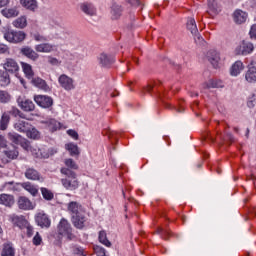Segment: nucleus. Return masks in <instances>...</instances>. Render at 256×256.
Masks as SVG:
<instances>
[{"label":"nucleus","instance_id":"4c0bfd02","mask_svg":"<svg viewBox=\"0 0 256 256\" xmlns=\"http://www.w3.org/2000/svg\"><path fill=\"white\" fill-rule=\"evenodd\" d=\"M26 136L28 139H39V137H41L37 129L32 125H30V129L26 131Z\"/></svg>","mask_w":256,"mask_h":256},{"label":"nucleus","instance_id":"f3484780","mask_svg":"<svg viewBox=\"0 0 256 256\" xmlns=\"http://www.w3.org/2000/svg\"><path fill=\"white\" fill-rule=\"evenodd\" d=\"M206 59L213 65V67L216 69V67H219V61H221V57L216 52V50H209L206 54Z\"/></svg>","mask_w":256,"mask_h":256},{"label":"nucleus","instance_id":"393cba45","mask_svg":"<svg viewBox=\"0 0 256 256\" xmlns=\"http://www.w3.org/2000/svg\"><path fill=\"white\" fill-rule=\"evenodd\" d=\"M1 14L3 17H6V19H13L19 16V9L17 7L5 8L1 10Z\"/></svg>","mask_w":256,"mask_h":256},{"label":"nucleus","instance_id":"7ed1b4c3","mask_svg":"<svg viewBox=\"0 0 256 256\" xmlns=\"http://www.w3.org/2000/svg\"><path fill=\"white\" fill-rule=\"evenodd\" d=\"M57 235L58 239H63L66 237L68 241H73L75 239V234H73V227L69 220L62 218L57 225Z\"/></svg>","mask_w":256,"mask_h":256},{"label":"nucleus","instance_id":"4468645a","mask_svg":"<svg viewBox=\"0 0 256 256\" xmlns=\"http://www.w3.org/2000/svg\"><path fill=\"white\" fill-rule=\"evenodd\" d=\"M222 9L223 7L221 6V3H219V0H208V13L212 17L219 15Z\"/></svg>","mask_w":256,"mask_h":256},{"label":"nucleus","instance_id":"20e7f679","mask_svg":"<svg viewBox=\"0 0 256 256\" xmlns=\"http://www.w3.org/2000/svg\"><path fill=\"white\" fill-rule=\"evenodd\" d=\"M27 34L23 31H7L4 33V39L9 43H22L25 41Z\"/></svg>","mask_w":256,"mask_h":256},{"label":"nucleus","instance_id":"de8ad7c7","mask_svg":"<svg viewBox=\"0 0 256 256\" xmlns=\"http://www.w3.org/2000/svg\"><path fill=\"white\" fill-rule=\"evenodd\" d=\"M48 63L50 65H53L54 67H59V65H61V60H59L53 56H48Z\"/></svg>","mask_w":256,"mask_h":256},{"label":"nucleus","instance_id":"6e6d98bb","mask_svg":"<svg viewBox=\"0 0 256 256\" xmlns=\"http://www.w3.org/2000/svg\"><path fill=\"white\" fill-rule=\"evenodd\" d=\"M158 233L162 235L164 239H167V235H171L169 230H163V228L158 229Z\"/></svg>","mask_w":256,"mask_h":256},{"label":"nucleus","instance_id":"603ef678","mask_svg":"<svg viewBox=\"0 0 256 256\" xmlns=\"http://www.w3.org/2000/svg\"><path fill=\"white\" fill-rule=\"evenodd\" d=\"M74 255L87 256V254H85V250L83 248H75Z\"/></svg>","mask_w":256,"mask_h":256},{"label":"nucleus","instance_id":"79ce46f5","mask_svg":"<svg viewBox=\"0 0 256 256\" xmlns=\"http://www.w3.org/2000/svg\"><path fill=\"white\" fill-rule=\"evenodd\" d=\"M41 194L43 199H45L46 201H52V199L55 197L53 192L47 188H41Z\"/></svg>","mask_w":256,"mask_h":256},{"label":"nucleus","instance_id":"39448f33","mask_svg":"<svg viewBox=\"0 0 256 256\" xmlns=\"http://www.w3.org/2000/svg\"><path fill=\"white\" fill-rule=\"evenodd\" d=\"M58 83L65 91H73L75 89V80L66 74L59 76Z\"/></svg>","mask_w":256,"mask_h":256},{"label":"nucleus","instance_id":"1a4fd4ad","mask_svg":"<svg viewBox=\"0 0 256 256\" xmlns=\"http://www.w3.org/2000/svg\"><path fill=\"white\" fill-rule=\"evenodd\" d=\"M35 221L42 229H49L51 227V219H49V216L43 212L36 215Z\"/></svg>","mask_w":256,"mask_h":256},{"label":"nucleus","instance_id":"5fc2aeb1","mask_svg":"<svg viewBox=\"0 0 256 256\" xmlns=\"http://www.w3.org/2000/svg\"><path fill=\"white\" fill-rule=\"evenodd\" d=\"M5 53H9V47L5 44H0V55H5Z\"/></svg>","mask_w":256,"mask_h":256},{"label":"nucleus","instance_id":"680f3d73","mask_svg":"<svg viewBox=\"0 0 256 256\" xmlns=\"http://www.w3.org/2000/svg\"><path fill=\"white\" fill-rule=\"evenodd\" d=\"M225 140H226V141H230V143H233V141H235V137H233V134L228 133V134H226V136H225Z\"/></svg>","mask_w":256,"mask_h":256},{"label":"nucleus","instance_id":"6ab92c4d","mask_svg":"<svg viewBox=\"0 0 256 256\" xmlns=\"http://www.w3.org/2000/svg\"><path fill=\"white\" fill-rule=\"evenodd\" d=\"M36 53H53L55 51V45L51 43L37 44L34 47Z\"/></svg>","mask_w":256,"mask_h":256},{"label":"nucleus","instance_id":"423d86ee","mask_svg":"<svg viewBox=\"0 0 256 256\" xmlns=\"http://www.w3.org/2000/svg\"><path fill=\"white\" fill-rule=\"evenodd\" d=\"M2 67L6 73L15 74L19 71V64L17 63V60L13 58H6Z\"/></svg>","mask_w":256,"mask_h":256},{"label":"nucleus","instance_id":"6e6552de","mask_svg":"<svg viewBox=\"0 0 256 256\" xmlns=\"http://www.w3.org/2000/svg\"><path fill=\"white\" fill-rule=\"evenodd\" d=\"M254 49L255 46H253V43L242 41L241 45L236 48V55H250V53H253Z\"/></svg>","mask_w":256,"mask_h":256},{"label":"nucleus","instance_id":"0eeeda50","mask_svg":"<svg viewBox=\"0 0 256 256\" xmlns=\"http://www.w3.org/2000/svg\"><path fill=\"white\" fill-rule=\"evenodd\" d=\"M34 101L42 107L43 109H49V107H53V98L45 95H37L34 96Z\"/></svg>","mask_w":256,"mask_h":256},{"label":"nucleus","instance_id":"f8f14e48","mask_svg":"<svg viewBox=\"0 0 256 256\" xmlns=\"http://www.w3.org/2000/svg\"><path fill=\"white\" fill-rule=\"evenodd\" d=\"M17 103H18L20 109H22V111H26L28 113L31 111H35V103H33V101H31L29 99H25L23 97H18Z\"/></svg>","mask_w":256,"mask_h":256},{"label":"nucleus","instance_id":"37998d69","mask_svg":"<svg viewBox=\"0 0 256 256\" xmlns=\"http://www.w3.org/2000/svg\"><path fill=\"white\" fill-rule=\"evenodd\" d=\"M23 137L15 132H9L8 133V139L9 141H11L12 143H15V145H18V143H20L21 139Z\"/></svg>","mask_w":256,"mask_h":256},{"label":"nucleus","instance_id":"a19ab883","mask_svg":"<svg viewBox=\"0 0 256 256\" xmlns=\"http://www.w3.org/2000/svg\"><path fill=\"white\" fill-rule=\"evenodd\" d=\"M22 69L28 79H33V68L27 63H22Z\"/></svg>","mask_w":256,"mask_h":256},{"label":"nucleus","instance_id":"7c9ffc66","mask_svg":"<svg viewBox=\"0 0 256 256\" xmlns=\"http://www.w3.org/2000/svg\"><path fill=\"white\" fill-rule=\"evenodd\" d=\"M9 121H11V116H9V113L4 112L0 119L1 131H6L7 127H9Z\"/></svg>","mask_w":256,"mask_h":256},{"label":"nucleus","instance_id":"09e8293b","mask_svg":"<svg viewBox=\"0 0 256 256\" xmlns=\"http://www.w3.org/2000/svg\"><path fill=\"white\" fill-rule=\"evenodd\" d=\"M41 243H43V238H41V235L37 232L33 238V245L39 246Z\"/></svg>","mask_w":256,"mask_h":256},{"label":"nucleus","instance_id":"58836bf2","mask_svg":"<svg viewBox=\"0 0 256 256\" xmlns=\"http://www.w3.org/2000/svg\"><path fill=\"white\" fill-rule=\"evenodd\" d=\"M66 149L69 151L71 157H75V155H79V146L73 143L66 144Z\"/></svg>","mask_w":256,"mask_h":256},{"label":"nucleus","instance_id":"2f4dec72","mask_svg":"<svg viewBox=\"0 0 256 256\" xmlns=\"http://www.w3.org/2000/svg\"><path fill=\"white\" fill-rule=\"evenodd\" d=\"M186 27L192 35H197L199 29H197V23L195 22V18H188Z\"/></svg>","mask_w":256,"mask_h":256},{"label":"nucleus","instance_id":"b1692460","mask_svg":"<svg viewBox=\"0 0 256 256\" xmlns=\"http://www.w3.org/2000/svg\"><path fill=\"white\" fill-rule=\"evenodd\" d=\"M24 175L30 181H40L41 179V174L35 168H27Z\"/></svg>","mask_w":256,"mask_h":256},{"label":"nucleus","instance_id":"473e14b6","mask_svg":"<svg viewBox=\"0 0 256 256\" xmlns=\"http://www.w3.org/2000/svg\"><path fill=\"white\" fill-rule=\"evenodd\" d=\"M11 83V77H9V73L4 70H0V87H7Z\"/></svg>","mask_w":256,"mask_h":256},{"label":"nucleus","instance_id":"dca6fc26","mask_svg":"<svg viewBox=\"0 0 256 256\" xmlns=\"http://www.w3.org/2000/svg\"><path fill=\"white\" fill-rule=\"evenodd\" d=\"M248 17H249V15L247 14V12H245L241 9H237L233 13V20H234V23H236L237 25H243V23H245V21H247Z\"/></svg>","mask_w":256,"mask_h":256},{"label":"nucleus","instance_id":"ddd939ff","mask_svg":"<svg viewBox=\"0 0 256 256\" xmlns=\"http://www.w3.org/2000/svg\"><path fill=\"white\" fill-rule=\"evenodd\" d=\"M123 15V6L121 4L114 2L110 7V17L112 21H117V19H121Z\"/></svg>","mask_w":256,"mask_h":256},{"label":"nucleus","instance_id":"aec40b11","mask_svg":"<svg viewBox=\"0 0 256 256\" xmlns=\"http://www.w3.org/2000/svg\"><path fill=\"white\" fill-rule=\"evenodd\" d=\"M20 52L24 57L31 59V61H37L39 59V54L29 46L23 47Z\"/></svg>","mask_w":256,"mask_h":256},{"label":"nucleus","instance_id":"f257e3e1","mask_svg":"<svg viewBox=\"0 0 256 256\" xmlns=\"http://www.w3.org/2000/svg\"><path fill=\"white\" fill-rule=\"evenodd\" d=\"M68 213L71 216V221L76 229H84L85 223H87V217H85V208L79 203L72 201L68 204Z\"/></svg>","mask_w":256,"mask_h":256},{"label":"nucleus","instance_id":"c85d7f7f","mask_svg":"<svg viewBox=\"0 0 256 256\" xmlns=\"http://www.w3.org/2000/svg\"><path fill=\"white\" fill-rule=\"evenodd\" d=\"M23 189L30 193L32 197H37L39 193V189H37V186L33 185L31 182H25L22 184Z\"/></svg>","mask_w":256,"mask_h":256},{"label":"nucleus","instance_id":"e433bc0d","mask_svg":"<svg viewBox=\"0 0 256 256\" xmlns=\"http://www.w3.org/2000/svg\"><path fill=\"white\" fill-rule=\"evenodd\" d=\"M64 164L66 167H63L62 169H70V171H77V169H79V165H77L75 160L71 158L66 159Z\"/></svg>","mask_w":256,"mask_h":256},{"label":"nucleus","instance_id":"e2e57ef3","mask_svg":"<svg viewBox=\"0 0 256 256\" xmlns=\"http://www.w3.org/2000/svg\"><path fill=\"white\" fill-rule=\"evenodd\" d=\"M129 5H132V7H138L139 5V0H126Z\"/></svg>","mask_w":256,"mask_h":256},{"label":"nucleus","instance_id":"338daca9","mask_svg":"<svg viewBox=\"0 0 256 256\" xmlns=\"http://www.w3.org/2000/svg\"><path fill=\"white\" fill-rule=\"evenodd\" d=\"M18 117H20V119H27V115H25V113L21 112V110L18 113Z\"/></svg>","mask_w":256,"mask_h":256},{"label":"nucleus","instance_id":"bb28decb","mask_svg":"<svg viewBox=\"0 0 256 256\" xmlns=\"http://www.w3.org/2000/svg\"><path fill=\"white\" fill-rule=\"evenodd\" d=\"M32 85L38 87V89H42V91H49V85L40 77L32 78Z\"/></svg>","mask_w":256,"mask_h":256},{"label":"nucleus","instance_id":"a18cd8bd","mask_svg":"<svg viewBox=\"0 0 256 256\" xmlns=\"http://www.w3.org/2000/svg\"><path fill=\"white\" fill-rule=\"evenodd\" d=\"M4 155H6V157H8V159L10 160L17 159V157H19V151H17L16 149L5 150Z\"/></svg>","mask_w":256,"mask_h":256},{"label":"nucleus","instance_id":"2eb2a0df","mask_svg":"<svg viewBox=\"0 0 256 256\" xmlns=\"http://www.w3.org/2000/svg\"><path fill=\"white\" fill-rule=\"evenodd\" d=\"M0 205L11 209L15 205V196L6 193L0 194Z\"/></svg>","mask_w":256,"mask_h":256},{"label":"nucleus","instance_id":"f03ea898","mask_svg":"<svg viewBox=\"0 0 256 256\" xmlns=\"http://www.w3.org/2000/svg\"><path fill=\"white\" fill-rule=\"evenodd\" d=\"M60 173L65 175L66 178L61 179V183L68 191H75L79 189V180L77 179V173L69 168H61Z\"/></svg>","mask_w":256,"mask_h":256},{"label":"nucleus","instance_id":"0e129e2a","mask_svg":"<svg viewBox=\"0 0 256 256\" xmlns=\"http://www.w3.org/2000/svg\"><path fill=\"white\" fill-rule=\"evenodd\" d=\"M192 35L194 36V41H196V43L203 41V37H201L199 35V32H197L196 34H192Z\"/></svg>","mask_w":256,"mask_h":256},{"label":"nucleus","instance_id":"5701e85b","mask_svg":"<svg viewBox=\"0 0 256 256\" xmlns=\"http://www.w3.org/2000/svg\"><path fill=\"white\" fill-rule=\"evenodd\" d=\"M42 123L52 133L57 131V129H59L61 127V123H59V121H57V120H55L53 118L46 119V120L42 121Z\"/></svg>","mask_w":256,"mask_h":256},{"label":"nucleus","instance_id":"c9c22d12","mask_svg":"<svg viewBox=\"0 0 256 256\" xmlns=\"http://www.w3.org/2000/svg\"><path fill=\"white\" fill-rule=\"evenodd\" d=\"M98 239L105 247H111V241L107 238V232L105 230L99 232Z\"/></svg>","mask_w":256,"mask_h":256},{"label":"nucleus","instance_id":"c03bdc74","mask_svg":"<svg viewBox=\"0 0 256 256\" xmlns=\"http://www.w3.org/2000/svg\"><path fill=\"white\" fill-rule=\"evenodd\" d=\"M11 101V94L5 90H0V103H9Z\"/></svg>","mask_w":256,"mask_h":256},{"label":"nucleus","instance_id":"052dcab7","mask_svg":"<svg viewBox=\"0 0 256 256\" xmlns=\"http://www.w3.org/2000/svg\"><path fill=\"white\" fill-rule=\"evenodd\" d=\"M153 87H154L153 84H148L146 87H144V88L142 89V93H145V91H146L147 93H151V91H153Z\"/></svg>","mask_w":256,"mask_h":256},{"label":"nucleus","instance_id":"bf43d9fd","mask_svg":"<svg viewBox=\"0 0 256 256\" xmlns=\"http://www.w3.org/2000/svg\"><path fill=\"white\" fill-rule=\"evenodd\" d=\"M250 37L251 39H256V24L252 25L250 29Z\"/></svg>","mask_w":256,"mask_h":256},{"label":"nucleus","instance_id":"864d4df0","mask_svg":"<svg viewBox=\"0 0 256 256\" xmlns=\"http://www.w3.org/2000/svg\"><path fill=\"white\" fill-rule=\"evenodd\" d=\"M25 229L27 231V235L29 237H32L33 236V226H31V224H29V222H27Z\"/></svg>","mask_w":256,"mask_h":256},{"label":"nucleus","instance_id":"774afa93","mask_svg":"<svg viewBox=\"0 0 256 256\" xmlns=\"http://www.w3.org/2000/svg\"><path fill=\"white\" fill-rule=\"evenodd\" d=\"M183 111H185V108H183V107L177 109L178 113H183Z\"/></svg>","mask_w":256,"mask_h":256},{"label":"nucleus","instance_id":"69168bd1","mask_svg":"<svg viewBox=\"0 0 256 256\" xmlns=\"http://www.w3.org/2000/svg\"><path fill=\"white\" fill-rule=\"evenodd\" d=\"M9 5V0H0V9Z\"/></svg>","mask_w":256,"mask_h":256},{"label":"nucleus","instance_id":"4be33fe9","mask_svg":"<svg viewBox=\"0 0 256 256\" xmlns=\"http://www.w3.org/2000/svg\"><path fill=\"white\" fill-rule=\"evenodd\" d=\"M98 61L102 67H109L115 63V59L106 53H101L98 57Z\"/></svg>","mask_w":256,"mask_h":256},{"label":"nucleus","instance_id":"9d476101","mask_svg":"<svg viewBox=\"0 0 256 256\" xmlns=\"http://www.w3.org/2000/svg\"><path fill=\"white\" fill-rule=\"evenodd\" d=\"M18 208L22 211H31L35 209V204L31 202V200L25 196H20L17 200Z\"/></svg>","mask_w":256,"mask_h":256},{"label":"nucleus","instance_id":"4d7b16f0","mask_svg":"<svg viewBox=\"0 0 256 256\" xmlns=\"http://www.w3.org/2000/svg\"><path fill=\"white\" fill-rule=\"evenodd\" d=\"M67 133L70 137H72V139H75V140L79 139V134L77 133V131L68 130Z\"/></svg>","mask_w":256,"mask_h":256},{"label":"nucleus","instance_id":"72a5a7b5","mask_svg":"<svg viewBox=\"0 0 256 256\" xmlns=\"http://www.w3.org/2000/svg\"><path fill=\"white\" fill-rule=\"evenodd\" d=\"M12 25L16 27V29H25L27 27V17L22 16L13 21Z\"/></svg>","mask_w":256,"mask_h":256},{"label":"nucleus","instance_id":"3c124183","mask_svg":"<svg viewBox=\"0 0 256 256\" xmlns=\"http://www.w3.org/2000/svg\"><path fill=\"white\" fill-rule=\"evenodd\" d=\"M33 37L35 41H38L40 43L47 41V38L45 36H41V34H34Z\"/></svg>","mask_w":256,"mask_h":256},{"label":"nucleus","instance_id":"13d9d810","mask_svg":"<svg viewBox=\"0 0 256 256\" xmlns=\"http://www.w3.org/2000/svg\"><path fill=\"white\" fill-rule=\"evenodd\" d=\"M5 147H7V140L0 135V149H5Z\"/></svg>","mask_w":256,"mask_h":256},{"label":"nucleus","instance_id":"a878e982","mask_svg":"<svg viewBox=\"0 0 256 256\" xmlns=\"http://www.w3.org/2000/svg\"><path fill=\"white\" fill-rule=\"evenodd\" d=\"M245 79L248 83H256V66H252V64L248 66Z\"/></svg>","mask_w":256,"mask_h":256},{"label":"nucleus","instance_id":"ea45409f","mask_svg":"<svg viewBox=\"0 0 256 256\" xmlns=\"http://www.w3.org/2000/svg\"><path fill=\"white\" fill-rule=\"evenodd\" d=\"M203 89H216L221 87V82L215 80H209L202 85Z\"/></svg>","mask_w":256,"mask_h":256},{"label":"nucleus","instance_id":"9b49d317","mask_svg":"<svg viewBox=\"0 0 256 256\" xmlns=\"http://www.w3.org/2000/svg\"><path fill=\"white\" fill-rule=\"evenodd\" d=\"M9 221L15 226L18 227L19 229H25V226H27V219H25V216L23 215H17V214H12L9 216Z\"/></svg>","mask_w":256,"mask_h":256},{"label":"nucleus","instance_id":"a211bd4d","mask_svg":"<svg viewBox=\"0 0 256 256\" xmlns=\"http://www.w3.org/2000/svg\"><path fill=\"white\" fill-rule=\"evenodd\" d=\"M80 9L82 13H85V15H89L90 17L97 15V9L92 3L84 2L80 4Z\"/></svg>","mask_w":256,"mask_h":256},{"label":"nucleus","instance_id":"c756f323","mask_svg":"<svg viewBox=\"0 0 256 256\" xmlns=\"http://www.w3.org/2000/svg\"><path fill=\"white\" fill-rule=\"evenodd\" d=\"M20 5L28 11H35L38 7L37 0H20Z\"/></svg>","mask_w":256,"mask_h":256},{"label":"nucleus","instance_id":"49530a36","mask_svg":"<svg viewBox=\"0 0 256 256\" xmlns=\"http://www.w3.org/2000/svg\"><path fill=\"white\" fill-rule=\"evenodd\" d=\"M18 145H20V147L22 149H25V151H29V149H31V143L29 142V140H27V139H25L23 137L20 140V142L18 143Z\"/></svg>","mask_w":256,"mask_h":256},{"label":"nucleus","instance_id":"412c9836","mask_svg":"<svg viewBox=\"0 0 256 256\" xmlns=\"http://www.w3.org/2000/svg\"><path fill=\"white\" fill-rule=\"evenodd\" d=\"M14 129L18 131V133H27L31 129V124L24 120H18L14 123Z\"/></svg>","mask_w":256,"mask_h":256},{"label":"nucleus","instance_id":"8fccbe9b","mask_svg":"<svg viewBox=\"0 0 256 256\" xmlns=\"http://www.w3.org/2000/svg\"><path fill=\"white\" fill-rule=\"evenodd\" d=\"M21 110H19L17 107H12L9 111H7L6 113H9V117H19V112Z\"/></svg>","mask_w":256,"mask_h":256},{"label":"nucleus","instance_id":"cd10ccee","mask_svg":"<svg viewBox=\"0 0 256 256\" xmlns=\"http://www.w3.org/2000/svg\"><path fill=\"white\" fill-rule=\"evenodd\" d=\"M243 69H245L243 62L236 61L230 69V75H232V77H237V75H239Z\"/></svg>","mask_w":256,"mask_h":256},{"label":"nucleus","instance_id":"f704fd0d","mask_svg":"<svg viewBox=\"0 0 256 256\" xmlns=\"http://www.w3.org/2000/svg\"><path fill=\"white\" fill-rule=\"evenodd\" d=\"M1 256H15V248L9 243L4 244L2 251H1Z\"/></svg>","mask_w":256,"mask_h":256}]
</instances>
